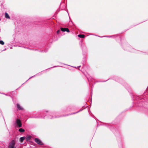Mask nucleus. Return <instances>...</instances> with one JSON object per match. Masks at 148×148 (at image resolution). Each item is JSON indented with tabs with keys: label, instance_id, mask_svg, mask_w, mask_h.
Here are the masks:
<instances>
[{
	"label": "nucleus",
	"instance_id": "obj_2",
	"mask_svg": "<svg viewBox=\"0 0 148 148\" xmlns=\"http://www.w3.org/2000/svg\"><path fill=\"white\" fill-rule=\"evenodd\" d=\"M16 123L19 127H22V123L21 121L19 119L16 120Z\"/></svg>",
	"mask_w": 148,
	"mask_h": 148
},
{
	"label": "nucleus",
	"instance_id": "obj_8",
	"mask_svg": "<svg viewBox=\"0 0 148 148\" xmlns=\"http://www.w3.org/2000/svg\"><path fill=\"white\" fill-rule=\"evenodd\" d=\"M78 36L81 38H84L85 37V35L84 34H79Z\"/></svg>",
	"mask_w": 148,
	"mask_h": 148
},
{
	"label": "nucleus",
	"instance_id": "obj_6",
	"mask_svg": "<svg viewBox=\"0 0 148 148\" xmlns=\"http://www.w3.org/2000/svg\"><path fill=\"white\" fill-rule=\"evenodd\" d=\"M31 136H27L26 138V140L27 141H28L31 139Z\"/></svg>",
	"mask_w": 148,
	"mask_h": 148
},
{
	"label": "nucleus",
	"instance_id": "obj_5",
	"mask_svg": "<svg viewBox=\"0 0 148 148\" xmlns=\"http://www.w3.org/2000/svg\"><path fill=\"white\" fill-rule=\"evenodd\" d=\"M5 17L7 19H10V18L9 16V15L8 14L7 12H5Z\"/></svg>",
	"mask_w": 148,
	"mask_h": 148
},
{
	"label": "nucleus",
	"instance_id": "obj_4",
	"mask_svg": "<svg viewBox=\"0 0 148 148\" xmlns=\"http://www.w3.org/2000/svg\"><path fill=\"white\" fill-rule=\"evenodd\" d=\"M60 29L61 30L62 32H65L66 31L67 32H70V31L69 29L68 28H61Z\"/></svg>",
	"mask_w": 148,
	"mask_h": 148
},
{
	"label": "nucleus",
	"instance_id": "obj_3",
	"mask_svg": "<svg viewBox=\"0 0 148 148\" xmlns=\"http://www.w3.org/2000/svg\"><path fill=\"white\" fill-rule=\"evenodd\" d=\"M35 141L36 143L39 145H43V143H42V141L40 139L38 138H35Z\"/></svg>",
	"mask_w": 148,
	"mask_h": 148
},
{
	"label": "nucleus",
	"instance_id": "obj_11",
	"mask_svg": "<svg viewBox=\"0 0 148 148\" xmlns=\"http://www.w3.org/2000/svg\"><path fill=\"white\" fill-rule=\"evenodd\" d=\"M0 44L2 45H3L4 43L3 41L0 40Z\"/></svg>",
	"mask_w": 148,
	"mask_h": 148
},
{
	"label": "nucleus",
	"instance_id": "obj_9",
	"mask_svg": "<svg viewBox=\"0 0 148 148\" xmlns=\"http://www.w3.org/2000/svg\"><path fill=\"white\" fill-rule=\"evenodd\" d=\"M19 131L21 132H23L25 131V130L23 128H21L19 129Z\"/></svg>",
	"mask_w": 148,
	"mask_h": 148
},
{
	"label": "nucleus",
	"instance_id": "obj_7",
	"mask_svg": "<svg viewBox=\"0 0 148 148\" xmlns=\"http://www.w3.org/2000/svg\"><path fill=\"white\" fill-rule=\"evenodd\" d=\"M25 138V137H22L20 138V141L21 142H22L24 140Z\"/></svg>",
	"mask_w": 148,
	"mask_h": 148
},
{
	"label": "nucleus",
	"instance_id": "obj_1",
	"mask_svg": "<svg viewBox=\"0 0 148 148\" xmlns=\"http://www.w3.org/2000/svg\"><path fill=\"white\" fill-rule=\"evenodd\" d=\"M15 142L14 140H13L10 143L8 148H16L15 146Z\"/></svg>",
	"mask_w": 148,
	"mask_h": 148
},
{
	"label": "nucleus",
	"instance_id": "obj_10",
	"mask_svg": "<svg viewBox=\"0 0 148 148\" xmlns=\"http://www.w3.org/2000/svg\"><path fill=\"white\" fill-rule=\"evenodd\" d=\"M17 106L18 109L19 110H22V108L21 107V106L18 104H17Z\"/></svg>",
	"mask_w": 148,
	"mask_h": 148
},
{
	"label": "nucleus",
	"instance_id": "obj_12",
	"mask_svg": "<svg viewBox=\"0 0 148 148\" xmlns=\"http://www.w3.org/2000/svg\"><path fill=\"white\" fill-rule=\"evenodd\" d=\"M60 30H58L57 31V34H59L60 33Z\"/></svg>",
	"mask_w": 148,
	"mask_h": 148
}]
</instances>
